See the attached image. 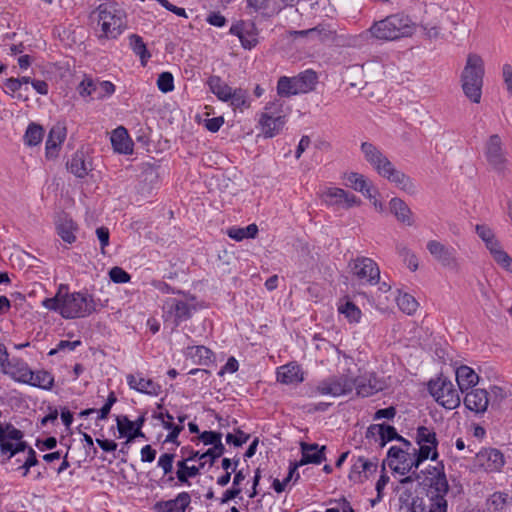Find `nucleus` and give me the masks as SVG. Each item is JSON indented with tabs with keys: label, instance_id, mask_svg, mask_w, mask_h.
Segmentation results:
<instances>
[{
	"label": "nucleus",
	"instance_id": "obj_37",
	"mask_svg": "<svg viewBox=\"0 0 512 512\" xmlns=\"http://www.w3.org/2000/svg\"><path fill=\"white\" fill-rule=\"evenodd\" d=\"M44 137V129L41 125L31 122L23 136V142L26 146L33 147L39 145Z\"/></svg>",
	"mask_w": 512,
	"mask_h": 512
},
{
	"label": "nucleus",
	"instance_id": "obj_32",
	"mask_svg": "<svg viewBox=\"0 0 512 512\" xmlns=\"http://www.w3.org/2000/svg\"><path fill=\"white\" fill-rule=\"evenodd\" d=\"M7 373L17 382L27 384L32 379V370L23 361H17L7 366Z\"/></svg>",
	"mask_w": 512,
	"mask_h": 512
},
{
	"label": "nucleus",
	"instance_id": "obj_50",
	"mask_svg": "<svg viewBox=\"0 0 512 512\" xmlns=\"http://www.w3.org/2000/svg\"><path fill=\"white\" fill-rule=\"evenodd\" d=\"M323 201L329 205H340L343 202V197H346V191L341 188L331 187L328 188L322 195Z\"/></svg>",
	"mask_w": 512,
	"mask_h": 512
},
{
	"label": "nucleus",
	"instance_id": "obj_39",
	"mask_svg": "<svg viewBox=\"0 0 512 512\" xmlns=\"http://www.w3.org/2000/svg\"><path fill=\"white\" fill-rule=\"evenodd\" d=\"M415 442L417 445H432V448L438 446L439 442L436 432L433 428L427 426H419L416 429Z\"/></svg>",
	"mask_w": 512,
	"mask_h": 512
},
{
	"label": "nucleus",
	"instance_id": "obj_12",
	"mask_svg": "<svg viewBox=\"0 0 512 512\" xmlns=\"http://www.w3.org/2000/svg\"><path fill=\"white\" fill-rule=\"evenodd\" d=\"M426 248L433 259L442 267L458 271L460 268L457 251L454 247L446 245L438 240H429Z\"/></svg>",
	"mask_w": 512,
	"mask_h": 512
},
{
	"label": "nucleus",
	"instance_id": "obj_1",
	"mask_svg": "<svg viewBox=\"0 0 512 512\" xmlns=\"http://www.w3.org/2000/svg\"><path fill=\"white\" fill-rule=\"evenodd\" d=\"M449 484L442 462L423 472L417 495L409 505L410 512H448Z\"/></svg>",
	"mask_w": 512,
	"mask_h": 512
},
{
	"label": "nucleus",
	"instance_id": "obj_62",
	"mask_svg": "<svg viewBox=\"0 0 512 512\" xmlns=\"http://www.w3.org/2000/svg\"><path fill=\"white\" fill-rule=\"evenodd\" d=\"M117 428L120 435L128 438L129 433L134 431L135 424L127 416H122L117 418Z\"/></svg>",
	"mask_w": 512,
	"mask_h": 512
},
{
	"label": "nucleus",
	"instance_id": "obj_59",
	"mask_svg": "<svg viewBox=\"0 0 512 512\" xmlns=\"http://www.w3.org/2000/svg\"><path fill=\"white\" fill-rule=\"evenodd\" d=\"M2 430H4L3 440L20 441L24 437V433L11 423H6L5 425H3Z\"/></svg>",
	"mask_w": 512,
	"mask_h": 512
},
{
	"label": "nucleus",
	"instance_id": "obj_2",
	"mask_svg": "<svg viewBox=\"0 0 512 512\" xmlns=\"http://www.w3.org/2000/svg\"><path fill=\"white\" fill-rule=\"evenodd\" d=\"M41 305L59 313L64 319L85 318L96 311V303L88 292H68V286L61 284L54 297L45 298Z\"/></svg>",
	"mask_w": 512,
	"mask_h": 512
},
{
	"label": "nucleus",
	"instance_id": "obj_29",
	"mask_svg": "<svg viewBox=\"0 0 512 512\" xmlns=\"http://www.w3.org/2000/svg\"><path fill=\"white\" fill-rule=\"evenodd\" d=\"M277 94L282 98H289L294 95L302 94L299 90L298 82L295 76H281L277 81Z\"/></svg>",
	"mask_w": 512,
	"mask_h": 512
},
{
	"label": "nucleus",
	"instance_id": "obj_41",
	"mask_svg": "<svg viewBox=\"0 0 512 512\" xmlns=\"http://www.w3.org/2000/svg\"><path fill=\"white\" fill-rule=\"evenodd\" d=\"M258 233V227L256 224H249L248 226L241 228V227H231L227 231V235L235 240V241H242L244 239L249 238H255Z\"/></svg>",
	"mask_w": 512,
	"mask_h": 512
},
{
	"label": "nucleus",
	"instance_id": "obj_3",
	"mask_svg": "<svg viewBox=\"0 0 512 512\" xmlns=\"http://www.w3.org/2000/svg\"><path fill=\"white\" fill-rule=\"evenodd\" d=\"M485 67L482 57L470 53L460 75L461 87L464 95L472 103H480L484 82Z\"/></svg>",
	"mask_w": 512,
	"mask_h": 512
},
{
	"label": "nucleus",
	"instance_id": "obj_24",
	"mask_svg": "<svg viewBox=\"0 0 512 512\" xmlns=\"http://www.w3.org/2000/svg\"><path fill=\"white\" fill-rule=\"evenodd\" d=\"M277 381L285 385H294L303 382L304 374L300 365L288 363L277 368Z\"/></svg>",
	"mask_w": 512,
	"mask_h": 512
},
{
	"label": "nucleus",
	"instance_id": "obj_61",
	"mask_svg": "<svg viewBox=\"0 0 512 512\" xmlns=\"http://www.w3.org/2000/svg\"><path fill=\"white\" fill-rule=\"evenodd\" d=\"M362 461L363 456H359L351 467V471L349 473V479L355 483L363 482V473L362 471Z\"/></svg>",
	"mask_w": 512,
	"mask_h": 512
},
{
	"label": "nucleus",
	"instance_id": "obj_22",
	"mask_svg": "<svg viewBox=\"0 0 512 512\" xmlns=\"http://www.w3.org/2000/svg\"><path fill=\"white\" fill-rule=\"evenodd\" d=\"M383 178L387 179L396 187L410 195H414L417 192V186L413 179L404 172L398 170L394 165L389 169L386 175L383 176Z\"/></svg>",
	"mask_w": 512,
	"mask_h": 512
},
{
	"label": "nucleus",
	"instance_id": "obj_33",
	"mask_svg": "<svg viewBox=\"0 0 512 512\" xmlns=\"http://www.w3.org/2000/svg\"><path fill=\"white\" fill-rule=\"evenodd\" d=\"M477 236L483 241L486 249L491 252L501 245L494 231L486 224H477L475 226Z\"/></svg>",
	"mask_w": 512,
	"mask_h": 512
},
{
	"label": "nucleus",
	"instance_id": "obj_28",
	"mask_svg": "<svg viewBox=\"0 0 512 512\" xmlns=\"http://www.w3.org/2000/svg\"><path fill=\"white\" fill-rule=\"evenodd\" d=\"M111 143L115 151L122 154L132 152L133 143L124 127L116 128L111 135Z\"/></svg>",
	"mask_w": 512,
	"mask_h": 512
},
{
	"label": "nucleus",
	"instance_id": "obj_10",
	"mask_svg": "<svg viewBox=\"0 0 512 512\" xmlns=\"http://www.w3.org/2000/svg\"><path fill=\"white\" fill-rule=\"evenodd\" d=\"M352 275L362 284L376 285L380 279L377 263L368 257H357L349 262Z\"/></svg>",
	"mask_w": 512,
	"mask_h": 512
},
{
	"label": "nucleus",
	"instance_id": "obj_43",
	"mask_svg": "<svg viewBox=\"0 0 512 512\" xmlns=\"http://www.w3.org/2000/svg\"><path fill=\"white\" fill-rule=\"evenodd\" d=\"M234 109L243 111L250 107L248 91L242 88H235L232 90L229 101Z\"/></svg>",
	"mask_w": 512,
	"mask_h": 512
},
{
	"label": "nucleus",
	"instance_id": "obj_26",
	"mask_svg": "<svg viewBox=\"0 0 512 512\" xmlns=\"http://www.w3.org/2000/svg\"><path fill=\"white\" fill-rule=\"evenodd\" d=\"M455 374L458 387L462 393L475 387L479 382L478 374L467 365L459 366Z\"/></svg>",
	"mask_w": 512,
	"mask_h": 512
},
{
	"label": "nucleus",
	"instance_id": "obj_11",
	"mask_svg": "<svg viewBox=\"0 0 512 512\" xmlns=\"http://www.w3.org/2000/svg\"><path fill=\"white\" fill-rule=\"evenodd\" d=\"M162 309L164 320L172 321L174 327H178L182 322L191 319L196 307L184 300L168 298Z\"/></svg>",
	"mask_w": 512,
	"mask_h": 512
},
{
	"label": "nucleus",
	"instance_id": "obj_34",
	"mask_svg": "<svg viewBox=\"0 0 512 512\" xmlns=\"http://www.w3.org/2000/svg\"><path fill=\"white\" fill-rule=\"evenodd\" d=\"M208 85L211 92L221 101L228 102L233 90L227 83L223 82L219 76H211L208 79Z\"/></svg>",
	"mask_w": 512,
	"mask_h": 512
},
{
	"label": "nucleus",
	"instance_id": "obj_6",
	"mask_svg": "<svg viewBox=\"0 0 512 512\" xmlns=\"http://www.w3.org/2000/svg\"><path fill=\"white\" fill-rule=\"evenodd\" d=\"M484 156L490 169L499 175H506L510 161L508 152L500 135L492 134L484 144Z\"/></svg>",
	"mask_w": 512,
	"mask_h": 512
},
{
	"label": "nucleus",
	"instance_id": "obj_47",
	"mask_svg": "<svg viewBox=\"0 0 512 512\" xmlns=\"http://www.w3.org/2000/svg\"><path fill=\"white\" fill-rule=\"evenodd\" d=\"M379 433V446L384 447L387 442L392 440H403V437L397 433L395 427L387 424H380L378 428Z\"/></svg>",
	"mask_w": 512,
	"mask_h": 512
},
{
	"label": "nucleus",
	"instance_id": "obj_5",
	"mask_svg": "<svg viewBox=\"0 0 512 512\" xmlns=\"http://www.w3.org/2000/svg\"><path fill=\"white\" fill-rule=\"evenodd\" d=\"M100 39H116L126 28V13L117 3L100 4L97 8Z\"/></svg>",
	"mask_w": 512,
	"mask_h": 512
},
{
	"label": "nucleus",
	"instance_id": "obj_64",
	"mask_svg": "<svg viewBox=\"0 0 512 512\" xmlns=\"http://www.w3.org/2000/svg\"><path fill=\"white\" fill-rule=\"evenodd\" d=\"M247 8L253 12L265 14L270 8L272 0H246Z\"/></svg>",
	"mask_w": 512,
	"mask_h": 512
},
{
	"label": "nucleus",
	"instance_id": "obj_48",
	"mask_svg": "<svg viewBox=\"0 0 512 512\" xmlns=\"http://www.w3.org/2000/svg\"><path fill=\"white\" fill-rule=\"evenodd\" d=\"M397 305L399 309L407 315H412L418 308V302L408 293L400 294L397 297Z\"/></svg>",
	"mask_w": 512,
	"mask_h": 512
},
{
	"label": "nucleus",
	"instance_id": "obj_51",
	"mask_svg": "<svg viewBox=\"0 0 512 512\" xmlns=\"http://www.w3.org/2000/svg\"><path fill=\"white\" fill-rule=\"evenodd\" d=\"M341 314H344L345 317L351 323H357L361 318V310L351 301H347L345 304L339 306L338 308Z\"/></svg>",
	"mask_w": 512,
	"mask_h": 512
},
{
	"label": "nucleus",
	"instance_id": "obj_7",
	"mask_svg": "<svg viewBox=\"0 0 512 512\" xmlns=\"http://www.w3.org/2000/svg\"><path fill=\"white\" fill-rule=\"evenodd\" d=\"M428 390L434 400L446 409H455L461 403L459 393L454 384L443 375L430 380Z\"/></svg>",
	"mask_w": 512,
	"mask_h": 512
},
{
	"label": "nucleus",
	"instance_id": "obj_60",
	"mask_svg": "<svg viewBox=\"0 0 512 512\" xmlns=\"http://www.w3.org/2000/svg\"><path fill=\"white\" fill-rule=\"evenodd\" d=\"M508 494L503 492H495L490 498V507L494 511L500 512L507 504Z\"/></svg>",
	"mask_w": 512,
	"mask_h": 512
},
{
	"label": "nucleus",
	"instance_id": "obj_35",
	"mask_svg": "<svg viewBox=\"0 0 512 512\" xmlns=\"http://www.w3.org/2000/svg\"><path fill=\"white\" fill-rule=\"evenodd\" d=\"M187 458L179 460L176 463V478L181 484H190L189 478H194L199 474V468L195 465L189 466Z\"/></svg>",
	"mask_w": 512,
	"mask_h": 512
},
{
	"label": "nucleus",
	"instance_id": "obj_27",
	"mask_svg": "<svg viewBox=\"0 0 512 512\" xmlns=\"http://www.w3.org/2000/svg\"><path fill=\"white\" fill-rule=\"evenodd\" d=\"M390 211L401 223L412 226L414 224L413 213L409 206L400 198L394 197L389 202Z\"/></svg>",
	"mask_w": 512,
	"mask_h": 512
},
{
	"label": "nucleus",
	"instance_id": "obj_45",
	"mask_svg": "<svg viewBox=\"0 0 512 512\" xmlns=\"http://www.w3.org/2000/svg\"><path fill=\"white\" fill-rule=\"evenodd\" d=\"M225 450H221L220 446L211 447L206 452L200 453L196 450H191L189 453V456L187 457V460H209V464L212 466L217 458L222 456L224 454Z\"/></svg>",
	"mask_w": 512,
	"mask_h": 512
},
{
	"label": "nucleus",
	"instance_id": "obj_16",
	"mask_svg": "<svg viewBox=\"0 0 512 512\" xmlns=\"http://www.w3.org/2000/svg\"><path fill=\"white\" fill-rule=\"evenodd\" d=\"M355 381L356 393L361 397H369L377 392L383 390L384 383L374 373H367L356 378Z\"/></svg>",
	"mask_w": 512,
	"mask_h": 512
},
{
	"label": "nucleus",
	"instance_id": "obj_14",
	"mask_svg": "<svg viewBox=\"0 0 512 512\" xmlns=\"http://www.w3.org/2000/svg\"><path fill=\"white\" fill-rule=\"evenodd\" d=\"M474 464L487 473L500 472L505 465V457L496 448H483L476 454Z\"/></svg>",
	"mask_w": 512,
	"mask_h": 512
},
{
	"label": "nucleus",
	"instance_id": "obj_18",
	"mask_svg": "<svg viewBox=\"0 0 512 512\" xmlns=\"http://www.w3.org/2000/svg\"><path fill=\"white\" fill-rule=\"evenodd\" d=\"M191 503L188 492H180L174 499L161 500L154 504V512H186Z\"/></svg>",
	"mask_w": 512,
	"mask_h": 512
},
{
	"label": "nucleus",
	"instance_id": "obj_53",
	"mask_svg": "<svg viewBox=\"0 0 512 512\" xmlns=\"http://www.w3.org/2000/svg\"><path fill=\"white\" fill-rule=\"evenodd\" d=\"M115 85L107 80H96L95 99L101 100L114 94Z\"/></svg>",
	"mask_w": 512,
	"mask_h": 512
},
{
	"label": "nucleus",
	"instance_id": "obj_31",
	"mask_svg": "<svg viewBox=\"0 0 512 512\" xmlns=\"http://www.w3.org/2000/svg\"><path fill=\"white\" fill-rule=\"evenodd\" d=\"M174 458V453H163L158 458L157 467L163 472L161 481L164 484L172 485L175 480V477L172 475Z\"/></svg>",
	"mask_w": 512,
	"mask_h": 512
},
{
	"label": "nucleus",
	"instance_id": "obj_58",
	"mask_svg": "<svg viewBox=\"0 0 512 512\" xmlns=\"http://www.w3.org/2000/svg\"><path fill=\"white\" fill-rule=\"evenodd\" d=\"M110 279L117 284L128 283L131 280V276L121 267L115 266L109 271Z\"/></svg>",
	"mask_w": 512,
	"mask_h": 512
},
{
	"label": "nucleus",
	"instance_id": "obj_57",
	"mask_svg": "<svg viewBox=\"0 0 512 512\" xmlns=\"http://www.w3.org/2000/svg\"><path fill=\"white\" fill-rule=\"evenodd\" d=\"M157 87L163 93L174 90V78L170 72H162L157 79Z\"/></svg>",
	"mask_w": 512,
	"mask_h": 512
},
{
	"label": "nucleus",
	"instance_id": "obj_52",
	"mask_svg": "<svg viewBox=\"0 0 512 512\" xmlns=\"http://www.w3.org/2000/svg\"><path fill=\"white\" fill-rule=\"evenodd\" d=\"M96 80L85 75L83 80L77 86V91L81 97L93 96L95 98Z\"/></svg>",
	"mask_w": 512,
	"mask_h": 512
},
{
	"label": "nucleus",
	"instance_id": "obj_25",
	"mask_svg": "<svg viewBox=\"0 0 512 512\" xmlns=\"http://www.w3.org/2000/svg\"><path fill=\"white\" fill-rule=\"evenodd\" d=\"M154 418L160 420L162 426L169 430L164 443H172L179 446L180 443L178 441V437L179 434L184 430V425H176V423H174L175 417L167 410L164 412H159L154 416Z\"/></svg>",
	"mask_w": 512,
	"mask_h": 512
},
{
	"label": "nucleus",
	"instance_id": "obj_55",
	"mask_svg": "<svg viewBox=\"0 0 512 512\" xmlns=\"http://www.w3.org/2000/svg\"><path fill=\"white\" fill-rule=\"evenodd\" d=\"M195 352L192 354L194 358H197V362L200 365H208L213 362L214 353L212 350L205 346H196L194 347Z\"/></svg>",
	"mask_w": 512,
	"mask_h": 512
},
{
	"label": "nucleus",
	"instance_id": "obj_23",
	"mask_svg": "<svg viewBox=\"0 0 512 512\" xmlns=\"http://www.w3.org/2000/svg\"><path fill=\"white\" fill-rule=\"evenodd\" d=\"M325 446H322L319 448L318 444L313 443H301V453L302 457L299 462H294L295 465H298V468L300 466L312 463V464H320L322 463L326 457H325Z\"/></svg>",
	"mask_w": 512,
	"mask_h": 512
},
{
	"label": "nucleus",
	"instance_id": "obj_38",
	"mask_svg": "<svg viewBox=\"0 0 512 512\" xmlns=\"http://www.w3.org/2000/svg\"><path fill=\"white\" fill-rule=\"evenodd\" d=\"M32 379L27 382L28 385L38 387L44 390H51L54 385V376L46 370L32 371Z\"/></svg>",
	"mask_w": 512,
	"mask_h": 512
},
{
	"label": "nucleus",
	"instance_id": "obj_20",
	"mask_svg": "<svg viewBox=\"0 0 512 512\" xmlns=\"http://www.w3.org/2000/svg\"><path fill=\"white\" fill-rule=\"evenodd\" d=\"M67 169L77 178H84L92 170V162L83 150H77L66 164Z\"/></svg>",
	"mask_w": 512,
	"mask_h": 512
},
{
	"label": "nucleus",
	"instance_id": "obj_9",
	"mask_svg": "<svg viewBox=\"0 0 512 512\" xmlns=\"http://www.w3.org/2000/svg\"><path fill=\"white\" fill-rule=\"evenodd\" d=\"M283 102L274 100L265 106L259 120L261 130L265 137L271 138L277 135L285 125V116L282 115Z\"/></svg>",
	"mask_w": 512,
	"mask_h": 512
},
{
	"label": "nucleus",
	"instance_id": "obj_44",
	"mask_svg": "<svg viewBox=\"0 0 512 512\" xmlns=\"http://www.w3.org/2000/svg\"><path fill=\"white\" fill-rule=\"evenodd\" d=\"M230 33L232 35H235L239 38L241 41V44L246 49H251L254 47L257 43V39L252 36H245V23L244 22H238L236 24H233L230 28Z\"/></svg>",
	"mask_w": 512,
	"mask_h": 512
},
{
	"label": "nucleus",
	"instance_id": "obj_63",
	"mask_svg": "<svg viewBox=\"0 0 512 512\" xmlns=\"http://www.w3.org/2000/svg\"><path fill=\"white\" fill-rule=\"evenodd\" d=\"M250 438L249 434L244 433L242 430L237 429L236 435L228 433L226 435V442L229 444H233L236 447L242 446L245 444Z\"/></svg>",
	"mask_w": 512,
	"mask_h": 512
},
{
	"label": "nucleus",
	"instance_id": "obj_15",
	"mask_svg": "<svg viewBox=\"0 0 512 512\" xmlns=\"http://www.w3.org/2000/svg\"><path fill=\"white\" fill-rule=\"evenodd\" d=\"M387 456L389 459V465L393 467L396 472L401 473L402 475L419 467L418 464L415 463V456L413 452L410 453L398 446L390 447Z\"/></svg>",
	"mask_w": 512,
	"mask_h": 512
},
{
	"label": "nucleus",
	"instance_id": "obj_21",
	"mask_svg": "<svg viewBox=\"0 0 512 512\" xmlns=\"http://www.w3.org/2000/svg\"><path fill=\"white\" fill-rule=\"evenodd\" d=\"M66 138V127L57 123L48 134L45 147V155L48 159L57 157L59 148Z\"/></svg>",
	"mask_w": 512,
	"mask_h": 512
},
{
	"label": "nucleus",
	"instance_id": "obj_46",
	"mask_svg": "<svg viewBox=\"0 0 512 512\" xmlns=\"http://www.w3.org/2000/svg\"><path fill=\"white\" fill-rule=\"evenodd\" d=\"M494 261L504 270L512 273V257L500 245L490 252Z\"/></svg>",
	"mask_w": 512,
	"mask_h": 512
},
{
	"label": "nucleus",
	"instance_id": "obj_19",
	"mask_svg": "<svg viewBox=\"0 0 512 512\" xmlns=\"http://www.w3.org/2000/svg\"><path fill=\"white\" fill-rule=\"evenodd\" d=\"M127 383L131 389L151 396H158L161 393V386L149 378H145L141 373L129 374L126 377Z\"/></svg>",
	"mask_w": 512,
	"mask_h": 512
},
{
	"label": "nucleus",
	"instance_id": "obj_17",
	"mask_svg": "<svg viewBox=\"0 0 512 512\" xmlns=\"http://www.w3.org/2000/svg\"><path fill=\"white\" fill-rule=\"evenodd\" d=\"M489 402L488 391L481 388H471L463 400L465 407L476 414H484L488 409Z\"/></svg>",
	"mask_w": 512,
	"mask_h": 512
},
{
	"label": "nucleus",
	"instance_id": "obj_8",
	"mask_svg": "<svg viewBox=\"0 0 512 512\" xmlns=\"http://www.w3.org/2000/svg\"><path fill=\"white\" fill-rule=\"evenodd\" d=\"M355 387V381L348 375L332 376L320 381L314 388L311 389L309 397H316L318 395H330L332 397H339L350 394Z\"/></svg>",
	"mask_w": 512,
	"mask_h": 512
},
{
	"label": "nucleus",
	"instance_id": "obj_13",
	"mask_svg": "<svg viewBox=\"0 0 512 512\" xmlns=\"http://www.w3.org/2000/svg\"><path fill=\"white\" fill-rule=\"evenodd\" d=\"M364 159L381 177L386 175L393 163L388 157L373 143L362 142L360 146Z\"/></svg>",
	"mask_w": 512,
	"mask_h": 512
},
{
	"label": "nucleus",
	"instance_id": "obj_56",
	"mask_svg": "<svg viewBox=\"0 0 512 512\" xmlns=\"http://www.w3.org/2000/svg\"><path fill=\"white\" fill-rule=\"evenodd\" d=\"M296 469H298V465H295V463L291 462L289 465L288 475L282 481H280L279 479L273 480L272 487L275 490V492L282 493L283 491H285L288 484L292 481L293 473H296Z\"/></svg>",
	"mask_w": 512,
	"mask_h": 512
},
{
	"label": "nucleus",
	"instance_id": "obj_40",
	"mask_svg": "<svg viewBox=\"0 0 512 512\" xmlns=\"http://www.w3.org/2000/svg\"><path fill=\"white\" fill-rule=\"evenodd\" d=\"M130 47L133 52L140 57L142 66H146L149 58L151 57L150 52L147 50L146 44L142 37L137 34H132L129 37Z\"/></svg>",
	"mask_w": 512,
	"mask_h": 512
},
{
	"label": "nucleus",
	"instance_id": "obj_49",
	"mask_svg": "<svg viewBox=\"0 0 512 512\" xmlns=\"http://www.w3.org/2000/svg\"><path fill=\"white\" fill-rule=\"evenodd\" d=\"M76 228L72 220H65L57 226L58 235L61 239L68 243L72 244L76 240V236L74 234Z\"/></svg>",
	"mask_w": 512,
	"mask_h": 512
},
{
	"label": "nucleus",
	"instance_id": "obj_30",
	"mask_svg": "<svg viewBox=\"0 0 512 512\" xmlns=\"http://www.w3.org/2000/svg\"><path fill=\"white\" fill-rule=\"evenodd\" d=\"M344 179L346 180L347 186L361 192L366 197H372V187L368 184L366 178L362 174L350 172L345 174Z\"/></svg>",
	"mask_w": 512,
	"mask_h": 512
},
{
	"label": "nucleus",
	"instance_id": "obj_54",
	"mask_svg": "<svg viewBox=\"0 0 512 512\" xmlns=\"http://www.w3.org/2000/svg\"><path fill=\"white\" fill-rule=\"evenodd\" d=\"M221 438L222 434L215 431H204L199 435V440L202 441L204 445H212V447L220 446L221 450H225Z\"/></svg>",
	"mask_w": 512,
	"mask_h": 512
},
{
	"label": "nucleus",
	"instance_id": "obj_4",
	"mask_svg": "<svg viewBox=\"0 0 512 512\" xmlns=\"http://www.w3.org/2000/svg\"><path fill=\"white\" fill-rule=\"evenodd\" d=\"M368 32L375 39L391 41L411 35L413 26L408 16L396 13L375 21Z\"/></svg>",
	"mask_w": 512,
	"mask_h": 512
},
{
	"label": "nucleus",
	"instance_id": "obj_42",
	"mask_svg": "<svg viewBox=\"0 0 512 512\" xmlns=\"http://www.w3.org/2000/svg\"><path fill=\"white\" fill-rule=\"evenodd\" d=\"M419 448H412L413 454H414V460L415 463L420 466L424 461L427 459H431L432 461H437L439 454H438V446H435L432 448V445H418Z\"/></svg>",
	"mask_w": 512,
	"mask_h": 512
},
{
	"label": "nucleus",
	"instance_id": "obj_36",
	"mask_svg": "<svg viewBox=\"0 0 512 512\" xmlns=\"http://www.w3.org/2000/svg\"><path fill=\"white\" fill-rule=\"evenodd\" d=\"M295 77L300 88L299 90L302 92V94L313 91L318 82L317 73L311 69L300 72Z\"/></svg>",
	"mask_w": 512,
	"mask_h": 512
}]
</instances>
